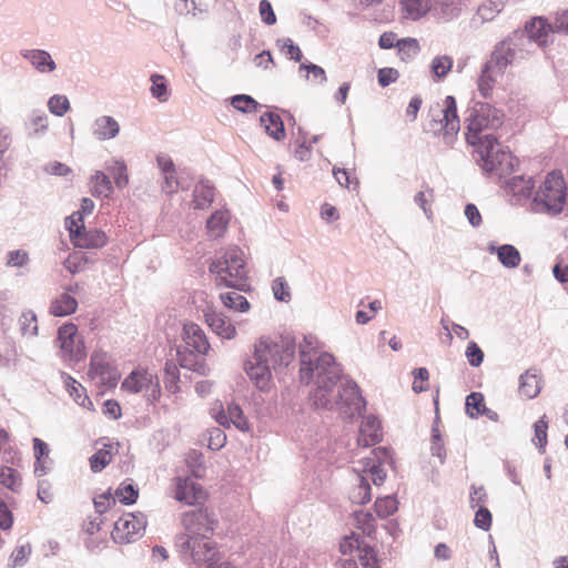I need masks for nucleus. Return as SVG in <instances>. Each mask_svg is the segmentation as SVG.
<instances>
[{"mask_svg":"<svg viewBox=\"0 0 568 568\" xmlns=\"http://www.w3.org/2000/svg\"><path fill=\"white\" fill-rule=\"evenodd\" d=\"M452 67L453 59L447 55L436 57L432 61V71L438 79L446 77L448 72L452 70Z\"/></svg>","mask_w":568,"mask_h":568,"instance_id":"47","label":"nucleus"},{"mask_svg":"<svg viewBox=\"0 0 568 568\" xmlns=\"http://www.w3.org/2000/svg\"><path fill=\"white\" fill-rule=\"evenodd\" d=\"M33 453L36 457L34 475L38 478H42L47 475L45 458H48L50 449L42 439L36 437L33 438Z\"/></svg>","mask_w":568,"mask_h":568,"instance_id":"27","label":"nucleus"},{"mask_svg":"<svg viewBox=\"0 0 568 568\" xmlns=\"http://www.w3.org/2000/svg\"><path fill=\"white\" fill-rule=\"evenodd\" d=\"M397 4L400 18L407 21L425 18L433 8L432 0H397Z\"/></svg>","mask_w":568,"mask_h":568,"instance_id":"17","label":"nucleus"},{"mask_svg":"<svg viewBox=\"0 0 568 568\" xmlns=\"http://www.w3.org/2000/svg\"><path fill=\"white\" fill-rule=\"evenodd\" d=\"M87 260L81 252L71 253L64 262V266L71 273H77L83 268Z\"/></svg>","mask_w":568,"mask_h":568,"instance_id":"62","label":"nucleus"},{"mask_svg":"<svg viewBox=\"0 0 568 568\" xmlns=\"http://www.w3.org/2000/svg\"><path fill=\"white\" fill-rule=\"evenodd\" d=\"M223 305L237 312H247L250 310L248 301L236 292H227L220 295Z\"/></svg>","mask_w":568,"mask_h":568,"instance_id":"35","label":"nucleus"},{"mask_svg":"<svg viewBox=\"0 0 568 568\" xmlns=\"http://www.w3.org/2000/svg\"><path fill=\"white\" fill-rule=\"evenodd\" d=\"M414 382H413V390L415 393H420L428 389V379L429 373L426 368H417L413 372Z\"/></svg>","mask_w":568,"mask_h":568,"instance_id":"59","label":"nucleus"},{"mask_svg":"<svg viewBox=\"0 0 568 568\" xmlns=\"http://www.w3.org/2000/svg\"><path fill=\"white\" fill-rule=\"evenodd\" d=\"M92 192L94 195L109 197L112 194L113 187L110 179L101 171L95 172L91 179Z\"/></svg>","mask_w":568,"mask_h":568,"instance_id":"36","label":"nucleus"},{"mask_svg":"<svg viewBox=\"0 0 568 568\" xmlns=\"http://www.w3.org/2000/svg\"><path fill=\"white\" fill-rule=\"evenodd\" d=\"M509 192L517 197H534L535 184L530 178L514 176L507 182Z\"/></svg>","mask_w":568,"mask_h":568,"instance_id":"26","label":"nucleus"},{"mask_svg":"<svg viewBox=\"0 0 568 568\" xmlns=\"http://www.w3.org/2000/svg\"><path fill=\"white\" fill-rule=\"evenodd\" d=\"M429 129L433 133L443 135L444 142L448 145L455 141L460 130V121L454 97L447 95L444 99L439 109L434 113Z\"/></svg>","mask_w":568,"mask_h":568,"instance_id":"7","label":"nucleus"},{"mask_svg":"<svg viewBox=\"0 0 568 568\" xmlns=\"http://www.w3.org/2000/svg\"><path fill=\"white\" fill-rule=\"evenodd\" d=\"M356 528L361 529L363 534L371 536L376 530V521L371 513L356 511L355 513Z\"/></svg>","mask_w":568,"mask_h":568,"instance_id":"40","label":"nucleus"},{"mask_svg":"<svg viewBox=\"0 0 568 568\" xmlns=\"http://www.w3.org/2000/svg\"><path fill=\"white\" fill-rule=\"evenodd\" d=\"M115 503V497L111 493L100 494L93 499L94 508L99 514L106 513Z\"/></svg>","mask_w":568,"mask_h":568,"instance_id":"58","label":"nucleus"},{"mask_svg":"<svg viewBox=\"0 0 568 568\" xmlns=\"http://www.w3.org/2000/svg\"><path fill=\"white\" fill-rule=\"evenodd\" d=\"M398 57L407 62L416 58L420 52V45L415 38H404L396 42Z\"/></svg>","mask_w":568,"mask_h":568,"instance_id":"31","label":"nucleus"},{"mask_svg":"<svg viewBox=\"0 0 568 568\" xmlns=\"http://www.w3.org/2000/svg\"><path fill=\"white\" fill-rule=\"evenodd\" d=\"M211 273L216 274V285L244 291L247 286V271L244 254L239 248L229 250L223 261L213 262Z\"/></svg>","mask_w":568,"mask_h":568,"instance_id":"5","label":"nucleus"},{"mask_svg":"<svg viewBox=\"0 0 568 568\" xmlns=\"http://www.w3.org/2000/svg\"><path fill=\"white\" fill-rule=\"evenodd\" d=\"M210 413L212 417L221 425L225 427H230V425H234L240 430H248L250 424L245 416L243 415L242 408L236 404H230L227 406V412L225 413L222 404L215 403Z\"/></svg>","mask_w":568,"mask_h":568,"instance_id":"12","label":"nucleus"},{"mask_svg":"<svg viewBox=\"0 0 568 568\" xmlns=\"http://www.w3.org/2000/svg\"><path fill=\"white\" fill-rule=\"evenodd\" d=\"M77 332L78 328L72 323L62 325L58 331L60 348L71 359H79L83 355L82 344L75 339Z\"/></svg>","mask_w":568,"mask_h":568,"instance_id":"15","label":"nucleus"},{"mask_svg":"<svg viewBox=\"0 0 568 568\" xmlns=\"http://www.w3.org/2000/svg\"><path fill=\"white\" fill-rule=\"evenodd\" d=\"M261 124L265 132L276 141L285 138V128L281 116L274 112H266L261 116Z\"/></svg>","mask_w":568,"mask_h":568,"instance_id":"24","label":"nucleus"},{"mask_svg":"<svg viewBox=\"0 0 568 568\" xmlns=\"http://www.w3.org/2000/svg\"><path fill=\"white\" fill-rule=\"evenodd\" d=\"M20 325L23 335H37L38 333V323L37 316L33 312L28 311L24 312L20 317Z\"/></svg>","mask_w":568,"mask_h":568,"instance_id":"50","label":"nucleus"},{"mask_svg":"<svg viewBox=\"0 0 568 568\" xmlns=\"http://www.w3.org/2000/svg\"><path fill=\"white\" fill-rule=\"evenodd\" d=\"M381 422L375 416H367L363 419L357 437V444L362 447H369L382 440Z\"/></svg>","mask_w":568,"mask_h":568,"instance_id":"18","label":"nucleus"},{"mask_svg":"<svg viewBox=\"0 0 568 568\" xmlns=\"http://www.w3.org/2000/svg\"><path fill=\"white\" fill-rule=\"evenodd\" d=\"M303 71L306 72L305 78L307 80L310 79V75H312L313 81H315L317 83H324L326 81V73H325L324 69L321 68L320 65H316L313 63H310V64L302 63L300 65V72H303Z\"/></svg>","mask_w":568,"mask_h":568,"instance_id":"53","label":"nucleus"},{"mask_svg":"<svg viewBox=\"0 0 568 568\" xmlns=\"http://www.w3.org/2000/svg\"><path fill=\"white\" fill-rule=\"evenodd\" d=\"M138 490L130 483H122L115 490L114 495L115 498H119V500L125 505L134 504L138 499Z\"/></svg>","mask_w":568,"mask_h":568,"instance_id":"45","label":"nucleus"},{"mask_svg":"<svg viewBox=\"0 0 568 568\" xmlns=\"http://www.w3.org/2000/svg\"><path fill=\"white\" fill-rule=\"evenodd\" d=\"M245 372L254 385L261 390H268L272 385V369L277 367L263 359L257 361L255 355L245 363Z\"/></svg>","mask_w":568,"mask_h":568,"instance_id":"13","label":"nucleus"},{"mask_svg":"<svg viewBox=\"0 0 568 568\" xmlns=\"http://www.w3.org/2000/svg\"><path fill=\"white\" fill-rule=\"evenodd\" d=\"M112 460L111 449L101 448L90 457V466L94 473L101 471Z\"/></svg>","mask_w":568,"mask_h":568,"instance_id":"42","label":"nucleus"},{"mask_svg":"<svg viewBox=\"0 0 568 568\" xmlns=\"http://www.w3.org/2000/svg\"><path fill=\"white\" fill-rule=\"evenodd\" d=\"M547 429L548 422L546 420V416H542L534 424L535 435L532 442L539 448H544L547 445Z\"/></svg>","mask_w":568,"mask_h":568,"instance_id":"48","label":"nucleus"},{"mask_svg":"<svg viewBox=\"0 0 568 568\" xmlns=\"http://www.w3.org/2000/svg\"><path fill=\"white\" fill-rule=\"evenodd\" d=\"M145 526V517L142 514L128 513L115 521L111 537L116 544H130L143 536Z\"/></svg>","mask_w":568,"mask_h":568,"instance_id":"10","label":"nucleus"},{"mask_svg":"<svg viewBox=\"0 0 568 568\" xmlns=\"http://www.w3.org/2000/svg\"><path fill=\"white\" fill-rule=\"evenodd\" d=\"M48 106L51 113L62 116L68 112L70 103L67 97L57 94L50 98Z\"/></svg>","mask_w":568,"mask_h":568,"instance_id":"52","label":"nucleus"},{"mask_svg":"<svg viewBox=\"0 0 568 568\" xmlns=\"http://www.w3.org/2000/svg\"><path fill=\"white\" fill-rule=\"evenodd\" d=\"M38 497L44 504H49L54 498V490L52 483L47 478H39Z\"/></svg>","mask_w":568,"mask_h":568,"instance_id":"61","label":"nucleus"},{"mask_svg":"<svg viewBox=\"0 0 568 568\" xmlns=\"http://www.w3.org/2000/svg\"><path fill=\"white\" fill-rule=\"evenodd\" d=\"M205 322L212 331L222 338L233 339L237 334L235 325L223 314L215 312L206 313Z\"/></svg>","mask_w":568,"mask_h":568,"instance_id":"20","label":"nucleus"},{"mask_svg":"<svg viewBox=\"0 0 568 568\" xmlns=\"http://www.w3.org/2000/svg\"><path fill=\"white\" fill-rule=\"evenodd\" d=\"M0 485L13 493H18L22 486L20 473L9 466H0Z\"/></svg>","mask_w":568,"mask_h":568,"instance_id":"32","label":"nucleus"},{"mask_svg":"<svg viewBox=\"0 0 568 568\" xmlns=\"http://www.w3.org/2000/svg\"><path fill=\"white\" fill-rule=\"evenodd\" d=\"M180 375L178 366L174 363H166L164 369V385L165 388L175 394L180 390L179 386Z\"/></svg>","mask_w":568,"mask_h":568,"instance_id":"41","label":"nucleus"},{"mask_svg":"<svg viewBox=\"0 0 568 568\" xmlns=\"http://www.w3.org/2000/svg\"><path fill=\"white\" fill-rule=\"evenodd\" d=\"M232 105L242 112H252L257 108V102L250 95L240 94L232 99Z\"/></svg>","mask_w":568,"mask_h":568,"instance_id":"55","label":"nucleus"},{"mask_svg":"<svg viewBox=\"0 0 568 568\" xmlns=\"http://www.w3.org/2000/svg\"><path fill=\"white\" fill-rule=\"evenodd\" d=\"M277 43L281 47L282 52L292 60L301 61L302 51L301 49L294 44L293 40L290 38L278 40Z\"/></svg>","mask_w":568,"mask_h":568,"instance_id":"56","label":"nucleus"},{"mask_svg":"<svg viewBox=\"0 0 568 568\" xmlns=\"http://www.w3.org/2000/svg\"><path fill=\"white\" fill-rule=\"evenodd\" d=\"M272 290L276 300L287 302L291 298L290 287L283 277L273 281Z\"/></svg>","mask_w":568,"mask_h":568,"instance_id":"60","label":"nucleus"},{"mask_svg":"<svg viewBox=\"0 0 568 568\" xmlns=\"http://www.w3.org/2000/svg\"><path fill=\"white\" fill-rule=\"evenodd\" d=\"M567 200V184L564 174L554 170L544 178L535 191L532 203L535 209L551 214L564 211Z\"/></svg>","mask_w":568,"mask_h":568,"instance_id":"4","label":"nucleus"},{"mask_svg":"<svg viewBox=\"0 0 568 568\" xmlns=\"http://www.w3.org/2000/svg\"><path fill=\"white\" fill-rule=\"evenodd\" d=\"M120 132V125L112 116L103 115L94 122V135L100 140H109L115 138Z\"/></svg>","mask_w":568,"mask_h":568,"instance_id":"23","label":"nucleus"},{"mask_svg":"<svg viewBox=\"0 0 568 568\" xmlns=\"http://www.w3.org/2000/svg\"><path fill=\"white\" fill-rule=\"evenodd\" d=\"M374 458H369L364 468L362 469L363 475L369 474L373 483L379 486L386 478V471L383 469L384 464L392 463V452L386 447H378L372 452Z\"/></svg>","mask_w":568,"mask_h":568,"instance_id":"14","label":"nucleus"},{"mask_svg":"<svg viewBox=\"0 0 568 568\" xmlns=\"http://www.w3.org/2000/svg\"><path fill=\"white\" fill-rule=\"evenodd\" d=\"M497 256L499 262L508 268L517 267L521 262V256L519 251L509 244L501 245L497 250Z\"/></svg>","mask_w":568,"mask_h":568,"instance_id":"34","label":"nucleus"},{"mask_svg":"<svg viewBox=\"0 0 568 568\" xmlns=\"http://www.w3.org/2000/svg\"><path fill=\"white\" fill-rule=\"evenodd\" d=\"M77 307V300L71 295L63 293L52 301L50 305V313L54 316H67L74 313Z\"/></svg>","mask_w":568,"mask_h":568,"instance_id":"29","label":"nucleus"},{"mask_svg":"<svg viewBox=\"0 0 568 568\" xmlns=\"http://www.w3.org/2000/svg\"><path fill=\"white\" fill-rule=\"evenodd\" d=\"M528 37L539 44L547 41L549 32L552 30L551 26L542 18H534L526 27Z\"/></svg>","mask_w":568,"mask_h":568,"instance_id":"30","label":"nucleus"},{"mask_svg":"<svg viewBox=\"0 0 568 568\" xmlns=\"http://www.w3.org/2000/svg\"><path fill=\"white\" fill-rule=\"evenodd\" d=\"M491 513L486 507H480L475 514L474 524L477 528L485 531L489 530L491 526Z\"/></svg>","mask_w":568,"mask_h":568,"instance_id":"64","label":"nucleus"},{"mask_svg":"<svg viewBox=\"0 0 568 568\" xmlns=\"http://www.w3.org/2000/svg\"><path fill=\"white\" fill-rule=\"evenodd\" d=\"M504 114L486 102H477L467 118L466 140L476 148L484 171L501 175L500 165L508 158L498 149L495 131L503 124Z\"/></svg>","mask_w":568,"mask_h":568,"instance_id":"1","label":"nucleus"},{"mask_svg":"<svg viewBox=\"0 0 568 568\" xmlns=\"http://www.w3.org/2000/svg\"><path fill=\"white\" fill-rule=\"evenodd\" d=\"M110 368L105 353L94 352L91 356L90 373L92 375H104Z\"/></svg>","mask_w":568,"mask_h":568,"instance_id":"44","label":"nucleus"},{"mask_svg":"<svg viewBox=\"0 0 568 568\" xmlns=\"http://www.w3.org/2000/svg\"><path fill=\"white\" fill-rule=\"evenodd\" d=\"M229 222V211L214 212L206 222L207 235L214 240L222 237L226 232Z\"/></svg>","mask_w":568,"mask_h":568,"instance_id":"22","label":"nucleus"},{"mask_svg":"<svg viewBox=\"0 0 568 568\" xmlns=\"http://www.w3.org/2000/svg\"><path fill=\"white\" fill-rule=\"evenodd\" d=\"M109 171L113 175L114 183L118 187H123L129 183L126 165L124 164V162L114 161L113 165L109 168Z\"/></svg>","mask_w":568,"mask_h":568,"instance_id":"51","label":"nucleus"},{"mask_svg":"<svg viewBox=\"0 0 568 568\" xmlns=\"http://www.w3.org/2000/svg\"><path fill=\"white\" fill-rule=\"evenodd\" d=\"M507 65V60L503 57L495 55L481 71L478 79V89L480 93L487 98L490 95L496 82V77Z\"/></svg>","mask_w":568,"mask_h":568,"instance_id":"16","label":"nucleus"},{"mask_svg":"<svg viewBox=\"0 0 568 568\" xmlns=\"http://www.w3.org/2000/svg\"><path fill=\"white\" fill-rule=\"evenodd\" d=\"M151 80H152V87H151L152 94L161 101H166L168 89H166L164 77L160 75V74H153Z\"/></svg>","mask_w":568,"mask_h":568,"instance_id":"57","label":"nucleus"},{"mask_svg":"<svg viewBox=\"0 0 568 568\" xmlns=\"http://www.w3.org/2000/svg\"><path fill=\"white\" fill-rule=\"evenodd\" d=\"M186 466L189 467L190 471L196 476L200 477L202 471L204 470V456L199 450H190L186 454L185 457Z\"/></svg>","mask_w":568,"mask_h":568,"instance_id":"43","label":"nucleus"},{"mask_svg":"<svg viewBox=\"0 0 568 568\" xmlns=\"http://www.w3.org/2000/svg\"><path fill=\"white\" fill-rule=\"evenodd\" d=\"M540 376L536 369H527L519 378V394L526 399L535 398L540 392Z\"/></svg>","mask_w":568,"mask_h":568,"instance_id":"21","label":"nucleus"},{"mask_svg":"<svg viewBox=\"0 0 568 568\" xmlns=\"http://www.w3.org/2000/svg\"><path fill=\"white\" fill-rule=\"evenodd\" d=\"M22 55L31 62V64L39 72H52L55 69V63L51 55L43 50H28Z\"/></svg>","mask_w":568,"mask_h":568,"instance_id":"25","label":"nucleus"},{"mask_svg":"<svg viewBox=\"0 0 568 568\" xmlns=\"http://www.w3.org/2000/svg\"><path fill=\"white\" fill-rule=\"evenodd\" d=\"M65 226L69 231L70 240L74 246L81 248H99L108 243L104 232L99 230H87L82 214L74 212L67 217Z\"/></svg>","mask_w":568,"mask_h":568,"instance_id":"8","label":"nucleus"},{"mask_svg":"<svg viewBox=\"0 0 568 568\" xmlns=\"http://www.w3.org/2000/svg\"><path fill=\"white\" fill-rule=\"evenodd\" d=\"M372 499L371 486L363 474L357 476V485L351 491V500L354 504L364 505Z\"/></svg>","mask_w":568,"mask_h":568,"instance_id":"33","label":"nucleus"},{"mask_svg":"<svg viewBox=\"0 0 568 568\" xmlns=\"http://www.w3.org/2000/svg\"><path fill=\"white\" fill-rule=\"evenodd\" d=\"M183 341L197 354L205 355L210 349V343L204 331L195 323L184 324Z\"/></svg>","mask_w":568,"mask_h":568,"instance_id":"19","label":"nucleus"},{"mask_svg":"<svg viewBox=\"0 0 568 568\" xmlns=\"http://www.w3.org/2000/svg\"><path fill=\"white\" fill-rule=\"evenodd\" d=\"M358 560L363 568H381L376 552L367 545L359 549Z\"/></svg>","mask_w":568,"mask_h":568,"instance_id":"49","label":"nucleus"},{"mask_svg":"<svg viewBox=\"0 0 568 568\" xmlns=\"http://www.w3.org/2000/svg\"><path fill=\"white\" fill-rule=\"evenodd\" d=\"M466 357L471 366L478 367L484 361V352L475 342H469L466 348Z\"/></svg>","mask_w":568,"mask_h":568,"instance_id":"63","label":"nucleus"},{"mask_svg":"<svg viewBox=\"0 0 568 568\" xmlns=\"http://www.w3.org/2000/svg\"><path fill=\"white\" fill-rule=\"evenodd\" d=\"M253 355L276 367L288 366L295 356V343L290 336L264 335L254 344Z\"/></svg>","mask_w":568,"mask_h":568,"instance_id":"6","label":"nucleus"},{"mask_svg":"<svg viewBox=\"0 0 568 568\" xmlns=\"http://www.w3.org/2000/svg\"><path fill=\"white\" fill-rule=\"evenodd\" d=\"M466 413L471 418L481 416L486 413L485 398L481 393H471L466 397Z\"/></svg>","mask_w":568,"mask_h":568,"instance_id":"37","label":"nucleus"},{"mask_svg":"<svg viewBox=\"0 0 568 568\" xmlns=\"http://www.w3.org/2000/svg\"><path fill=\"white\" fill-rule=\"evenodd\" d=\"M121 388L132 394L141 393L151 403L158 400L161 395L158 377L144 368L131 372L122 382Z\"/></svg>","mask_w":568,"mask_h":568,"instance_id":"9","label":"nucleus"},{"mask_svg":"<svg viewBox=\"0 0 568 568\" xmlns=\"http://www.w3.org/2000/svg\"><path fill=\"white\" fill-rule=\"evenodd\" d=\"M64 385L69 395L82 407L90 408L92 406V402L87 395L85 388L81 383L75 381L73 377L65 375L64 376Z\"/></svg>","mask_w":568,"mask_h":568,"instance_id":"28","label":"nucleus"},{"mask_svg":"<svg viewBox=\"0 0 568 568\" xmlns=\"http://www.w3.org/2000/svg\"><path fill=\"white\" fill-rule=\"evenodd\" d=\"M503 9L501 0H486L477 8V17L481 22L491 21Z\"/></svg>","mask_w":568,"mask_h":568,"instance_id":"38","label":"nucleus"},{"mask_svg":"<svg viewBox=\"0 0 568 568\" xmlns=\"http://www.w3.org/2000/svg\"><path fill=\"white\" fill-rule=\"evenodd\" d=\"M173 498L189 506H203L209 499V493L190 477H175L173 479Z\"/></svg>","mask_w":568,"mask_h":568,"instance_id":"11","label":"nucleus"},{"mask_svg":"<svg viewBox=\"0 0 568 568\" xmlns=\"http://www.w3.org/2000/svg\"><path fill=\"white\" fill-rule=\"evenodd\" d=\"M363 546L361 545L359 538L352 532L348 536H345L339 542V551L343 555H352L355 550L359 552Z\"/></svg>","mask_w":568,"mask_h":568,"instance_id":"54","label":"nucleus"},{"mask_svg":"<svg viewBox=\"0 0 568 568\" xmlns=\"http://www.w3.org/2000/svg\"><path fill=\"white\" fill-rule=\"evenodd\" d=\"M376 515L384 519L393 514H395L398 509V501L395 497L386 496L383 498H377L374 504Z\"/></svg>","mask_w":568,"mask_h":568,"instance_id":"39","label":"nucleus"},{"mask_svg":"<svg viewBox=\"0 0 568 568\" xmlns=\"http://www.w3.org/2000/svg\"><path fill=\"white\" fill-rule=\"evenodd\" d=\"M184 529L183 546L190 551L196 562H212L215 559V542L212 536L219 525L213 510L200 507L181 515Z\"/></svg>","mask_w":568,"mask_h":568,"instance_id":"2","label":"nucleus"},{"mask_svg":"<svg viewBox=\"0 0 568 568\" xmlns=\"http://www.w3.org/2000/svg\"><path fill=\"white\" fill-rule=\"evenodd\" d=\"M214 189L206 185H199L194 190V202L197 209H204L212 203Z\"/></svg>","mask_w":568,"mask_h":568,"instance_id":"46","label":"nucleus"},{"mask_svg":"<svg viewBox=\"0 0 568 568\" xmlns=\"http://www.w3.org/2000/svg\"><path fill=\"white\" fill-rule=\"evenodd\" d=\"M314 373L317 384L313 394L314 404L317 407L326 408L332 404V390L338 377L335 359L331 354L322 353L313 366L311 354L301 348V379L308 383Z\"/></svg>","mask_w":568,"mask_h":568,"instance_id":"3","label":"nucleus"}]
</instances>
